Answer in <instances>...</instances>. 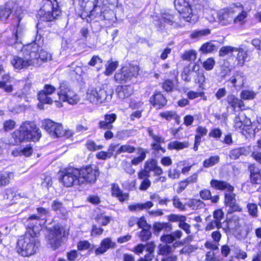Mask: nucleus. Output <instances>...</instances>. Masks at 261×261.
<instances>
[{
	"label": "nucleus",
	"instance_id": "9b49d317",
	"mask_svg": "<svg viewBox=\"0 0 261 261\" xmlns=\"http://www.w3.org/2000/svg\"><path fill=\"white\" fill-rule=\"evenodd\" d=\"M61 11L57 0H44V5L39 12V16H59Z\"/></svg>",
	"mask_w": 261,
	"mask_h": 261
},
{
	"label": "nucleus",
	"instance_id": "0e129e2a",
	"mask_svg": "<svg viewBox=\"0 0 261 261\" xmlns=\"http://www.w3.org/2000/svg\"><path fill=\"white\" fill-rule=\"evenodd\" d=\"M16 123L14 120H9L5 121L4 123V128L6 132L13 129L15 126Z\"/></svg>",
	"mask_w": 261,
	"mask_h": 261
},
{
	"label": "nucleus",
	"instance_id": "09e8293b",
	"mask_svg": "<svg viewBox=\"0 0 261 261\" xmlns=\"http://www.w3.org/2000/svg\"><path fill=\"white\" fill-rule=\"evenodd\" d=\"M237 50V47H232L231 46H225L222 47L219 50V55L220 56H225L229 53L235 52Z\"/></svg>",
	"mask_w": 261,
	"mask_h": 261
},
{
	"label": "nucleus",
	"instance_id": "e2e57ef3",
	"mask_svg": "<svg viewBox=\"0 0 261 261\" xmlns=\"http://www.w3.org/2000/svg\"><path fill=\"white\" fill-rule=\"evenodd\" d=\"M215 61L213 58H208L203 63V67L207 70H212L215 65Z\"/></svg>",
	"mask_w": 261,
	"mask_h": 261
},
{
	"label": "nucleus",
	"instance_id": "c756f323",
	"mask_svg": "<svg viewBox=\"0 0 261 261\" xmlns=\"http://www.w3.org/2000/svg\"><path fill=\"white\" fill-rule=\"evenodd\" d=\"M244 118H246V115L242 112L239 113L238 115H236L234 119V126L236 129L244 130V128L243 127V122Z\"/></svg>",
	"mask_w": 261,
	"mask_h": 261
},
{
	"label": "nucleus",
	"instance_id": "2eb2a0df",
	"mask_svg": "<svg viewBox=\"0 0 261 261\" xmlns=\"http://www.w3.org/2000/svg\"><path fill=\"white\" fill-rule=\"evenodd\" d=\"M37 214H34L30 216L27 219L28 227L29 225L36 226L38 224V221L42 219L44 216H46L48 213V210L43 207H38L37 208Z\"/></svg>",
	"mask_w": 261,
	"mask_h": 261
},
{
	"label": "nucleus",
	"instance_id": "cd10ccee",
	"mask_svg": "<svg viewBox=\"0 0 261 261\" xmlns=\"http://www.w3.org/2000/svg\"><path fill=\"white\" fill-rule=\"evenodd\" d=\"M235 52H238L236 60L238 62L237 65L243 66L248 57L247 51L242 47H237Z\"/></svg>",
	"mask_w": 261,
	"mask_h": 261
},
{
	"label": "nucleus",
	"instance_id": "4468645a",
	"mask_svg": "<svg viewBox=\"0 0 261 261\" xmlns=\"http://www.w3.org/2000/svg\"><path fill=\"white\" fill-rule=\"evenodd\" d=\"M29 46L31 48H37L35 53V59H36L37 63H33V66H38L42 64V62L47 61L50 59V55L48 54L46 51L43 50L41 47L36 44H29Z\"/></svg>",
	"mask_w": 261,
	"mask_h": 261
},
{
	"label": "nucleus",
	"instance_id": "2f4dec72",
	"mask_svg": "<svg viewBox=\"0 0 261 261\" xmlns=\"http://www.w3.org/2000/svg\"><path fill=\"white\" fill-rule=\"evenodd\" d=\"M12 135L16 144L20 143L25 141H30L19 129L15 130Z\"/></svg>",
	"mask_w": 261,
	"mask_h": 261
},
{
	"label": "nucleus",
	"instance_id": "9d476101",
	"mask_svg": "<svg viewBox=\"0 0 261 261\" xmlns=\"http://www.w3.org/2000/svg\"><path fill=\"white\" fill-rule=\"evenodd\" d=\"M56 88L50 84H45L43 89L37 93L38 100L45 104H51L54 101L59 102L57 97L53 96L55 93Z\"/></svg>",
	"mask_w": 261,
	"mask_h": 261
},
{
	"label": "nucleus",
	"instance_id": "58836bf2",
	"mask_svg": "<svg viewBox=\"0 0 261 261\" xmlns=\"http://www.w3.org/2000/svg\"><path fill=\"white\" fill-rule=\"evenodd\" d=\"M235 202H236V194L233 193V191L225 192L224 197L225 205L228 206Z\"/></svg>",
	"mask_w": 261,
	"mask_h": 261
},
{
	"label": "nucleus",
	"instance_id": "774afa93",
	"mask_svg": "<svg viewBox=\"0 0 261 261\" xmlns=\"http://www.w3.org/2000/svg\"><path fill=\"white\" fill-rule=\"evenodd\" d=\"M90 244L87 241H81L77 244V248L79 250H85L90 247Z\"/></svg>",
	"mask_w": 261,
	"mask_h": 261
},
{
	"label": "nucleus",
	"instance_id": "412c9836",
	"mask_svg": "<svg viewBox=\"0 0 261 261\" xmlns=\"http://www.w3.org/2000/svg\"><path fill=\"white\" fill-rule=\"evenodd\" d=\"M219 21V27L225 26L232 23L242 25L245 22V17H216Z\"/></svg>",
	"mask_w": 261,
	"mask_h": 261
},
{
	"label": "nucleus",
	"instance_id": "bf43d9fd",
	"mask_svg": "<svg viewBox=\"0 0 261 261\" xmlns=\"http://www.w3.org/2000/svg\"><path fill=\"white\" fill-rule=\"evenodd\" d=\"M216 227L217 229H219L222 227V224L219 223L218 222L214 220L210 222L205 228L206 231H209L212 230Z\"/></svg>",
	"mask_w": 261,
	"mask_h": 261
},
{
	"label": "nucleus",
	"instance_id": "37998d69",
	"mask_svg": "<svg viewBox=\"0 0 261 261\" xmlns=\"http://www.w3.org/2000/svg\"><path fill=\"white\" fill-rule=\"evenodd\" d=\"M136 150V148L129 144H125L121 145L120 148L117 150V153L120 154L123 152H127L131 153L134 152Z\"/></svg>",
	"mask_w": 261,
	"mask_h": 261
},
{
	"label": "nucleus",
	"instance_id": "5fc2aeb1",
	"mask_svg": "<svg viewBox=\"0 0 261 261\" xmlns=\"http://www.w3.org/2000/svg\"><path fill=\"white\" fill-rule=\"evenodd\" d=\"M213 217L214 220L222 224L221 221L224 219V213L221 209L217 210L213 213Z\"/></svg>",
	"mask_w": 261,
	"mask_h": 261
},
{
	"label": "nucleus",
	"instance_id": "e433bc0d",
	"mask_svg": "<svg viewBox=\"0 0 261 261\" xmlns=\"http://www.w3.org/2000/svg\"><path fill=\"white\" fill-rule=\"evenodd\" d=\"M246 208L250 216L253 218H256L258 216V206L257 204L248 202L247 204Z\"/></svg>",
	"mask_w": 261,
	"mask_h": 261
},
{
	"label": "nucleus",
	"instance_id": "052dcab7",
	"mask_svg": "<svg viewBox=\"0 0 261 261\" xmlns=\"http://www.w3.org/2000/svg\"><path fill=\"white\" fill-rule=\"evenodd\" d=\"M227 206L229 207L228 210V214H230L233 212H241L242 211V207L236 202L233 203V204H229Z\"/></svg>",
	"mask_w": 261,
	"mask_h": 261
},
{
	"label": "nucleus",
	"instance_id": "13d9d810",
	"mask_svg": "<svg viewBox=\"0 0 261 261\" xmlns=\"http://www.w3.org/2000/svg\"><path fill=\"white\" fill-rule=\"evenodd\" d=\"M117 66H118V62H111L108 65V66L106 67V70L105 71V74L107 75H110L112 74V73L117 68Z\"/></svg>",
	"mask_w": 261,
	"mask_h": 261
},
{
	"label": "nucleus",
	"instance_id": "f257e3e1",
	"mask_svg": "<svg viewBox=\"0 0 261 261\" xmlns=\"http://www.w3.org/2000/svg\"><path fill=\"white\" fill-rule=\"evenodd\" d=\"M19 35L17 30L12 35L11 38L8 40L9 45H14L15 48H21L22 52L23 57L14 56L11 60V64L17 69L27 68L31 65H33V63H37L34 51L37 50V48L35 47L32 49L28 45L22 48L21 41L19 39Z\"/></svg>",
	"mask_w": 261,
	"mask_h": 261
},
{
	"label": "nucleus",
	"instance_id": "680f3d73",
	"mask_svg": "<svg viewBox=\"0 0 261 261\" xmlns=\"http://www.w3.org/2000/svg\"><path fill=\"white\" fill-rule=\"evenodd\" d=\"M51 209L56 212H61L63 209L62 203L58 200L53 201L51 205Z\"/></svg>",
	"mask_w": 261,
	"mask_h": 261
},
{
	"label": "nucleus",
	"instance_id": "4d7b16f0",
	"mask_svg": "<svg viewBox=\"0 0 261 261\" xmlns=\"http://www.w3.org/2000/svg\"><path fill=\"white\" fill-rule=\"evenodd\" d=\"M87 149L90 151H95L103 148V146L101 145H97L93 141H88L86 143Z\"/></svg>",
	"mask_w": 261,
	"mask_h": 261
},
{
	"label": "nucleus",
	"instance_id": "5701e85b",
	"mask_svg": "<svg viewBox=\"0 0 261 261\" xmlns=\"http://www.w3.org/2000/svg\"><path fill=\"white\" fill-rule=\"evenodd\" d=\"M245 77L244 73L237 71L229 79V81L234 87H242L244 86Z\"/></svg>",
	"mask_w": 261,
	"mask_h": 261
},
{
	"label": "nucleus",
	"instance_id": "bb28decb",
	"mask_svg": "<svg viewBox=\"0 0 261 261\" xmlns=\"http://www.w3.org/2000/svg\"><path fill=\"white\" fill-rule=\"evenodd\" d=\"M133 92L132 87L127 85L120 86L117 89V95L120 99H124L129 97Z\"/></svg>",
	"mask_w": 261,
	"mask_h": 261
},
{
	"label": "nucleus",
	"instance_id": "79ce46f5",
	"mask_svg": "<svg viewBox=\"0 0 261 261\" xmlns=\"http://www.w3.org/2000/svg\"><path fill=\"white\" fill-rule=\"evenodd\" d=\"M150 227L143 228L139 234V238L142 241H147L149 240L151 237L150 232Z\"/></svg>",
	"mask_w": 261,
	"mask_h": 261
},
{
	"label": "nucleus",
	"instance_id": "c85d7f7f",
	"mask_svg": "<svg viewBox=\"0 0 261 261\" xmlns=\"http://www.w3.org/2000/svg\"><path fill=\"white\" fill-rule=\"evenodd\" d=\"M174 244L172 246L168 244H160L158 246V254L161 255L168 256L172 254L174 251Z\"/></svg>",
	"mask_w": 261,
	"mask_h": 261
},
{
	"label": "nucleus",
	"instance_id": "f704fd0d",
	"mask_svg": "<svg viewBox=\"0 0 261 261\" xmlns=\"http://www.w3.org/2000/svg\"><path fill=\"white\" fill-rule=\"evenodd\" d=\"M211 33V30L208 29L201 30H195L190 35V38L194 39H199L204 36H206Z\"/></svg>",
	"mask_w": 261,
	"mask_h": 261
},
{
	"label": "nucleus",
	"instance_id": "72a5a7b5",
	"mask_svg": "<svg viewBox=\"0 0 261 261\" xmlns=\"http://www.w3.org/2000/svg\"><path fill=\"white\" fill-rule=\"evenodd\" d=\"M247 150L244 147L236 148L229 152V157L232 160L238 159L241 155L246 154Z\"/></svg>",
	"mask_w": 261,
	"mask_h": 261
},
{
	"label": "nucleus",
	"instance_id": "6e6552de",
	"mask_svg": "<svg viewBox=\"0 0 261 261\" xmlns=\"http://www.w3.org/2000/svg\"><path fill=\"white\" fill-rule=\"evenodd\" d=\"M79 169L77 168H69L65 169L62 171L60 179L63 184L70 187L72 186H81V181L78 175Z\"/></svg>",
	"mask_w": 261,
	"mask_h": 261
},
{
	"label": "nucleus",
	"instance_id": "49530a36",
	"mask_svg": "<svg viewBox=\"0 0 261 261\" xmlns=\"http://www.w3.org/2000/svg\"><path fill=\"white\" fill-rule=\"evenodd\" d=\"M182 58L184 60L195 61L196 59V53L194 50H188L182 55Z\"/></svg>",
	"mask_w": 261,
	"mask_h": 261
},
{
	"label": "nucleus",
	"instance_id": "f3484780",
	"mask_svg": "<svg viewBox=\"0 0 261 261\" xmlns=\"http://www.w3.org/2000/svg\"><path fill=\"white\" fill-rule=\"evenodd\" d=\"M236 15V16H246L247 13L243 10L241 6H233L229 8H225L220 10L219 15V16H224L227 15Z\"/></svg>",
	"mask_w": 261,
	"mask_h": 261
},
{
	"label": "nucleus",
	"instance_id": "c03bdc74",
	"mask_svg": "<svg viewBox=\"0 0 261 261\" xmlns=\"http://www.w3.org/2000/svg\"><path fill=\"white\" fill-rule=\"evenodd\" d=\"M255 96L256 93L251 90H243L240 94L241 98L245 100L252 99Z\"/></svg>",
	"mask_w": 261,
	"mask_h": 261
},
{
	"label": "nucleus",
	"instance_id": "a18cd8bd",
	"mask_svg": "<svg viewBox=\"0 0 261 261\" xmlns=\"http://www.w3.org/2000/svg\"><path fill=\"white\" fill-rule=\"evenodd\" d=\"M216 49V46L211 42L204 43L200 47V50L203 53H211Z\"/></svg>",
	"mask_w": 261,
	"mask_h": 261
},
{
	"label": "nucleus",
	"instance_id": "6ab92c4d",
	"mask_svg": "<svg viewBox=\"0 0 261 261\" xmlns=\"http://www.w3.org/2000/svg\"><path fill=\"white\" fill-rule=\"evenodd\" d=\"M228 106L232 108L233 111H235L237 108H239L241 111L243 110L244 107V103L243 101L240 98H238L233 94H229L225 98Z\"/></svg>",
	"mask_w": 261,
	"mask_h": 261
},
{
	"label": "nucleus",
	"instance_id": "6e6d98bb",
	"mask_svg": "<svg viewBox=\"0 0 261 261\" xmlns=\"http://www.w3.org/2000/svg\"><path fill=\"white\" fill-rule=\"evenodd\" d=\"M96 221L102 225H107L110 221L111 217L103 215H98L95 218Z\"/></svg>",
	"mask_w": 261,
	"mask_h": 261
},
{
	"label": "nucleus",
	"instance_id": "7c9ffc66",
	"mask_svg": "<svg viewBox=\"0 0 261 261\" xmlns=\"http://www.w3.org/2000/svg\"><path fill=\"white\" fill-rule=\"evenodd\" d=\"M153 229L155 233L158 235L159 232L162 230H165L166 231H171L172 225L169 223H155L153 225Z\"/></svg>",
	"mask_w": 261,
	"mask_h": 261
},
{
	"label": "nucleus",
	"instance_id": "39448f33",
	"mask_svg": "<svg viewBox=\"0 0 261 261\" xmlns=\"http://www.w3.org/2000/svg\"><path fill=\"white\" fill-rule=\"evenodd\" d=\"M67 234L65 227L57 224L50 228L46 237L47 243L53 249L58 248L61 245L62 238Z\"/></svg>",
	"mask_w": 261,
	"mask_h": 261
},
{
	"label": "nucleus",
	"instance_id": "473e14b6",
	"mask_svg": "<svg viewBox=\"0 0 261 261\" xmlns=\"http://www.w3.org/2000/svg\"><path fill=\"white\" fill-rule=\"evenodd\" d=\"M189 144L188 142H180L178 141H173L171 142L168 144V149L180 150L188 147Z\"/></svg>",
	"mask_w": 261,
	"mask_h": 261
},
{
	"label": "nucleus",
	"instance_id": "a211bd4d",
	"mask_svg": "<svg viewBox=\"0 0 261 261\" xmlns=\"http://www.w3.org/2000/svg\"><path fill=\"white\" fill-rule=\"evenodd\" d=\"M210 186L217 190L227 191H234V188L228 182L224 180L212 179L210 181Z\"/></svg>",
	"mask_w": 261,
	"mask_h": 261
},
{
	"label": "nucleus",
	"instance_id": "20e7f679",
	"mask_svg": "<svg viewBox=\"0 0 261 261\" xmlns=\"http://www.w3.org/2000/svg\"><path fill=\"white\" fill-rule=\"evenodd\" d=\"M58 90L57 99L59 100L58 103L60 105H61L60 101L67 102L70 105L76 104L79 101V96L72 90L67 82H61Z\"/></svg>",
	"mask_w": 261,
	"mask_h": 261
},
{
	"label": "nucleus",
	"instance_id": "69168bd1",
	"mask_svg": "<svg viewBox=\"0 0 261 261\" xmlns=\"http://www.w3.org/2000/svg\"><path fill=\"white\" fill-rule=\"evenodd\" d=\"M211 192L210 190L204 189L199 192L200 197L203 200H209L211 198Z\"/></svg>",
	"mask_w": 261,
	"mask_h": 261
},
{
	"label": "nucleus",
	"instance_id": "393cba45",
	"mask_svg": "<svg viewBox=\"0 0 261 261\" xmlns=\"http://www.w3.org/2000/svg\"><path fill=\"white\" fill-rule=\"evenodd\" d=\"M17 6L16 4L13 2H8L4 6H0V16H10L12 10Z\"/></svg>",
	"mask_w": 261,
	"mask_h": 261
},
{
	"label": "nucleus",
	"instance_id": "7ed1b4c3",
	"mask_svg": "<svg viewBox=\"0 0 261 261\" xmlns=\"http://www.w3.org/2000/svg\"><path fill=\"white\" fill-rule=\"evenodd\" d=\"M113 94L114 90L110 86L103 84L100 86L89 88L86 93V98L90 103L100 106L110 102Z\"/></svg>",
	"mask_w": 261,
	"mask_h": 261
},
{
	"label": "nucleus",
	"instance_id": "1a4fd4ad",
	"mask_svg": "<svg viewBox=\"0 0 261 261\" xmlns=\"http://www.w3.org/2000/svg\"><path fill=\"white\" fill-rule=\"evenodd\" d=\"M79 178L81 185L85 183H94L99 176L98 168L88 166L79 169Z\"/></svg>",
	"mask_w": 261,
	"mask_h": 261
},
{
	"label": "nucleus",
	"instance_id": "aec40b11",
	"mask_svg": "<svg viewBox=\"0 0 261 261\" xmlns=\"http://www.w3.org/2000/svg\"><path fill=\"white\" fill-rule=\"evenodd\" d=\"M175 8L180 13L192 14V10L189 3L186 0H174Z\"/></svg>",
	"mask_w": 261,
	"mask_h": 261
},
{
	"label": "nucleus",
	"instance_id": "3c124183",
	"mask_svg": "<svg viewBox=\"0 0 261 261\" xmlns=\"http://www.w3.org/2000/svg\"><path fill=\"white\" fill-rule=\"evenodd\" d=\"M168 220L170 222L180 223L181 221H186V217L183 215L171 214L168 216Z\"/></svg>",
	"mask_w": 261,
	"mask_h": 261
},
{
	"label": "nucleus",
	"instance_id": "603ef678",
	"mask_svg": "<svg viewBox=\"0 0 261 261\" xmlns=\"http://www.w3.org/2000/svg\"><path fill=\"white\" fill-rule=\"evenodd\" d=\"M172 202L174 206L181 211L186 210L185 205L180 201L179 198L177 196H175L172 199Z\"/></svg>",
	"mask_w": 261,
	"mask_h": 261
},
{
	"label": "nucleus",
	"instance_id": "338daca9",
	"mask_svg": "<svg viewBox=\"0 0 261 261\" xmlns=\"http://www.w3.org/2000/svg\"><path fill=\"white\" fill-rule=\"evenodd\" d=\"M196 135L195 136H199V139H201L202 137L206 135L207 129L205 127L199 126L196 128Z\"/></svg>",
	"mask_w": 261,
	"mask_h": 261
},
{
	"label": "nucleus",
	"instance_id": "8fccbe9b",
	"mask_svg": "<svg viewBox=\"0 0 261 261\" xmlns=\"http://www.w3.org/2000/svg\"><path fill=\"white\" fill-rule=\"evenodd\" d=\"M163 89L167 92H172L174 89V83L171 80H167L162 83Z\"/></svg>",
	"mask_w": 261,
	"mask_h": 261
},
{
	"label": "nucleus",
	"instance_id": "f03ea898",
	"mask_svg": "<svg viewBox=\"0 0 261 261\" xmlns=\"http://www.w3.org/2000/svg\"><path fill=\"white\" fill-rule=\"evenodd\" d=\"M38 230L37 227L29 225L25 235L18 240L16 249L17 252L21 256L28 257L36 252L40 246L37 238Z\"/></svg>",
	"mask_w": 261,
	"mask_h": 261
},
{
	"label": "nucleus",
	"instance_id": "423d86ee",
	"mask_svg": "<svg viewBox=\"0 0 261 261\" xmlns=\"http://www.w3.org/2000/svg\"><path fill=\"white\" fill-rule=\"evenodd\" d=\"M16 85L18 86V88L23 87L14 94V96L20 101L30 102L37 93V90H36L35 87L32 86V83L29 81L25 83L20 81Z\"/></svg>",
	"mask_w": 261,
	"mask_h": 261
},
{
	"label": "nucleus",
	"instance_id": "4c0bfd02",
	"mask_svg": "<svg viewBox=\"0 0 261 261\" xmlns=\"http://www.w3.org/2000/svg\"><path fill=\"white\" fill-rule=\"evenodd\" d=\"M146 151H145L143 148H138V153L140 154V155L138 157L134 158L132 160V164L134 165H137L139 164L142 162L146 158Z\"/></svg>",
	"mask_w": 261,
	"mask_h": 261
},
{
	"label": "nucleus",
	"instance_id": "a878e982",
	"mask_svg": "<svg viewBox=\"0 0 261 261\" xmlns=\"http://www.w3.org/2000/svg\"><path fill=\"white\" fill-rule=\"evenodd\" d=\"M250 180L253 184H261V169H256L254 166L249 167Z\"/></svg>",
	"mask_w": 261,
	"mask_h": 261
},
{
	"label": "nucleus",
	"instance_id": "f8f14e48",
	"mask_svg": "<svg viewBox=\"0 0 261 261\" xmlns=\"http://www.w3.org/2000/svg\"><path fill=\"white\" fill-rule=\"evenodd\" d=\"M19 129L30 140L38 141L41 136L40 130L33 123L24 122L20 125Z\"/></svg>",
	"mask_w": 261,
	"mask_h": 261
},
{
	"label": "nucleus",
	"instance_id": "ddd939ff",
	"mask_svg": "<svg viewBox=\"0 0 261 261\" xmlns=\"http://www.w3.org/2000/svg\"><path fill=\"white\" fill-rule=\"evenodd\" d=\"M138 66L130 65L128 67H123L120 72L115 75L116 81L120 82L130 80L133 77H136L139 71Z\"/></svg>",
	"mask_w": 261,
	"mask_h": 261
},
{
	"label": "nucleus",
	"instance_id": "4be33fe9",
	"mask_svg": "<svg viewBox=\"0 0 261 261\" xmlns=\"http://www.w3.org/2000/svg\"><path fill=\"white\" fill-rule=\"evenodd\" d=\"M150 101L156 109H160L165 106L167 103L166 98L160 92H157L150 98Z\"/></svg>",
	"mask_w": 261,
	"mask_h": 261
},
{
	"label": "nucleus",
	"instance_id": "c9c22d12",
	"mask_svg": "<svg viewBox=\"0 0 261 261\" xmlns=\"http://www.w3.org/2000/svg\"><path fill=\"white\" fill-rule=\"evenodd\" d=\"M13 177V173L12 172H0V186L8 185L9 183L10 179Z\"/></svg>",
	"mask_w": 261,
	"mask_h": 261
},
{
	"label": "nucleus",
	"instance_id": "ea45409f",
	"mask_svg": "<svg viewBox=\"0 0 261 261\" xmlns=\"http://www.w3.org/2000/svg\"><path fill=\"white\" fill-rule=\"evenodd\" d=\"M187 205L193 210L201 208L204 206V202L200 199H192L188 201Z\"/></svg>",
	"mask_w": 261,
	"mask_h": 261
},
{
	"label": "nucleus",
	"instance_id": "b1692460",
	"mask_svg": "<svg viewBox=\"0 0 261 261\" xmlns=\"http://www.w3.org/2000/svg\"><path fill=\"white\" fill-rule=\"evenodd\" d=\"M111 193L112 195L118 198L119 200L123 202L125 200L128 199V194L127 193H123L119 186L117 184H111Z\"/></svg>",
	"mask_w": 261,
	"mask_h": 261
},
{
	"label": "nucleus",
	"instance_id": "de8ad7c7",
	"mask_svg": "<svg viewBox=\"0 0 261 261\" xmlns=\"http://www.w3.org/2000/svg\"><path fill=\"white\" fill-rule=\"evenodd\" d=\"M199 69L198 65L196 64H190L184 69L182 75H191L193 71H197Z\"/></svg>",
	"mask_w": 261,
	"mask_h": 261
},
{
	"label": "nucleus",
	"instance_id": "0eeeda50",
	"mask_svg": "<svg viewBox=\"0 0 261 261\" xmlns=\"http://www.w3.org/2000/svg\"><path fill=\"white\" fill-rule=\"evenodd\" d=\"M43 126L45 130L54 137L65 136L69 138L73 135L71 130H64L61 123H56L50 119L45 120L43 123Z\"/></svg>",
	"mask_w": 261,
	"mask_h": 261
},
{
	"label": "nucleus",
	"instance_id": "dca6fc26",
	"mask_svg": "<svg viewBox=\"0 0 261 261\" xmlns=\"http://www.w3.org/2000/svg\"><path fill=\"white\" fill-rule=\"evenodd\" d=\"M116 246V243L111 238H107L101 241L99 247L95 250V253L96 255L103 254L108 249H114Z\"/></svg>",
	"mask_w": 261,
	"mask_h": 261
},
{
	"label": "nucleus",
	"instance_id": "a19ab883",
	"mask_svg": "<svg viewBox=\"0 0 261 261\" xmlns=\"http://www.w3.org/2000/svg\"><path fill=\"white\" fill-rule=\"evenodd\" d=\"M220 160L219 156H213L208 159L205 160L203 162V166L205 168L212 167L217 164Z\"/></svg>",
	"mask_w": 261,
	"mask_h": 261
},
{
	"label": "nucleus",
	"instance_id": "864d4df0",
	"mask_svg": "<svg viewBox=\"0 0 261 261\" xmlns=\"http://www.w3.org/2000/svg\"><path fill=\"white\" fill-rule=\"evenodd\" d=\"M158 165V162L155 160L152 159L146 162L144 168L149 172L153 171L155 167Z\"/></svg>",
	"mask_w": 261,
	"mask_h": 261
}]
</instances>
